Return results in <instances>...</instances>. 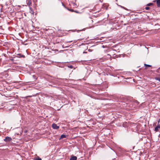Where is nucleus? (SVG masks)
Segmentation results:
<instances>
[{
  "instance_id": "f257e3e1",
  "label": "nucleus",
  "mask_w": 160,
  "mask_h": 160,
  "mask_svg": "<svg viewBox=\"0 0 160 160\" xmlns=\"http://www.w3.org/2000/svg\"><path fill=\"white\" fill-rule=\"evenodd\" d=\"M4 140L5 142H9L12 140V138L10 137H5V139H4Z\"/></svg>"
},
{
  "instance_id": "f03ea898",
  "label": "nucleus",
  "mask_w": 160,
  "mask_h": 160,
  "mask_svg": "<svg viewBox=\"0 0 160 160\" xmlns=\"http://www.w3.org/2000/svg\"><path fill=\"white\" fill-rule=\"evenodd\" d=\"M52 128L54 129H58L59 128V127L56 124L53 123L52 125Z\"/></svg>"
},
{
  "instance_id": "7ed1b4c3",
  "label": "nucleus",
  "mask_w": 160,
  "mask_h": 160,
  "mask_svg": "<svg viewBox=\"0 0 160 160\" xmlns=\"http://www.w3.org/2000/svg\"><path fill=\"white\" fill-rule=\"evenodd\" d=\"M160 129V124H159L158 123V125L155 128V131L156 132H158L159 130Z\"/></svg>"
},
{
  "instance_id": "20e7f679",
  "label": "nucleus",
  "mask_w": 160,
  "mask_h": 160,
  "mask_svg": "<svg viewBox=\"0 0 160 160\" xmlns=\"http://www.w3.org/2000/svg\"><path fill=\"white\" fill-rule=\"evenodd\" d=\"M27 3L28 5L30 6L32 4V1L31 0H27Z\"/></svg>"
},
{
  "instance_id": "39448f33",
  "label": "nucleus",
  "mask_w": 160,
  "mask_h": 160,
  "mask_svg": "<svg viewBox=\"0 0 160 160\" xmlns=\"http://www.w3.org/2000/svg\"><path fill=\"white\" fill-rule=\"evenodd\" d=\"M77 157L75 156H73L71 157L70 158V160H77Z\"/></svg>"
},
{
  "instance_id": "423d86ee",
  "label": "nucleus",
  "mask_w": 160,
  "mask_h": 160,
  "mask_svg": "<svg viewBox=\"0 0 160 160\" xmlns=\"http://www.w3.org/2000/svg\"><path fill=\"white\" fill-rule=\"evenodd\" d=\"M29 9H30V12L32 13V14H33L34 13V12L33 10V9H32V8L30 7H29Z\"/></svg>"
},
{
  "instance_id": "0eeeda50",
  "label": "nucleus",
  "mask_w": 160,
  "mask_h": 160,
  "mask_svg": "<svg viewBox=\"0 0 160 160\" xmlns=\"http://www.w3.org/2000/svg\"><path fill=\"white\" fill-rule=\"evenodd\" d=\"M157 3L158 6V7H160V0H157Z\"/></svg>"
},
{
  "instance_id": "6e6552de",
  "label": "nucleus",
  "mask_w": 160,
  "mask_h": 160,
  "mask_svg": "<svg viewBox=\"0 0 160 160\" xmlns=\"http://www.w3.org/2000/svg\"><path fill=\"white\" fill-rule=\"evenodd\" d=\"M66 138V135L64 134H62L61 136L60 139Z\"/></svg>"
},
{
  "instance_id": "1a4fd4ad",
  "label": "nucleus",
  "mask_w": 160,
  "mask_h": 160,
  "mask_svg": "<svg viewBox=\"0 0 160 160\" xmlns=\"http://www.w3.org/2000/svg\"><path fill=\"white\" fill-rule=\"evenodd\" d=\"M144 66H145L146 68H147V67H151V65L147 64H144Z\"/></svg>"
},
{
  "instance_id": "9d476101",
  "label": "nucleus",
  "mask_w": 160,
  "mask_h": 160,
  "mask_svg": "<svg viewBox=\"0 0 160 160\" xmlns=\"http://www.w3.org/2000/svg\"><path fill=\"white\" fill-rule=\"evenodd\" d=\"M35 160H41V158L39 157H38L36 158Z\"/></svg>"
},
{
  "instance_id": "9b49d317",
  "label": "nucleus",
  "mask_w": 160,
  "mask_h": 160,
  "mask_svg": "<svg viewBox=\"0 0 160 160\" xmlns=\"http://www.w3.org/2000/svg\"><path fill=\"white\" fill-rule=\"evenodd\" d=\"M153 3H149L147 5V6H151V5H152L153 4Z\"/></svg>"
},
{
  "instance_id": "f8f14e48",
  "label": "nucleus",
  "mask_w": 160,
  "mask_h": 160,
  "mask_svg": "<svg viewBox=\"0 0 160 160\" xmlns=\"http://www.w3.org/2000/svg\"><path fill=\"white\" fill-rule=\"evenodd\" d=\"M156 79L159 81H160V78H156Z\"/></svg>"
},
{
  "instance_id": "ddd939ff",
  "label": "nucleus",
  "mask_w": 160,
  "mask_h": 160,
  "mask_svg": "<svg viewBox=\"0 0 160 160\" xmlns=\"http://www.w3.org/2000/svg\"><path fill=\"white\" fill-rule=\"evenodd\" d=\"M150 8L148 7H147L145 8V9L146 10H149Z\"/></svg>"
},
{
  "instance_id": "4468645a",
  "label": "nucleus",
  "mask_w": 160,
  "mask_h": 160,
  "mask_svg": "<svg viewBox=\"0 0 160 160\" xmlns=\"http://www.w3.org/2000/svg\"><path fill=\"white\" fill-rule=\"evenodd\" d=\"M134 103H136L137 105L139 103L137 101H135Z\"/></svg>"
},
{
  "instance_id": "2eb2a0df",
  "label": "nucleus",
  "mask_w": 160,
  "mask_h": 160,
  "mask_svg": "<svg viewBox=\"0 0 160 160\" xmlns=\"http://www.w3.org/2000/svg\"><path fill=\"white\" fill-rule=\"evenodd\" d=\"M68 67L71 68H73V66L72 65H70Z\"/></svg>"
},
{
  "instance_id": "dca6fc26",
  "label": "nucleus",
  "mask_w": 160,
  "mask_h": 160,
  "mask_svg": "<svg viewBox=\"0 0 160 160\" xmlns=\"http://www.w3.org/2000/svg\"><path fill=\"white\" fill-rule=\"evenodd\" d=\"M69 10L72 12H74V10L73 9H68Z\"/></svg>"
},
{
  "instance_id": "f3484780",
  "label": "nucleus",
  "mask_w": 160,
  "mask_h": 160,
  "mask_svg": "<svg viewBox=\"0 0 160 160\" xmlns=\"http://www.w3.org/2000/svg\"><path fill=\"white\" fill-rule=\"evenodd\" d=\"M160 70V68H159L157 70V72H159V71Z\"/></svg>"
},
{
  "instance_id": "a211bd4d",
  "label": "nucleus",
  "mask_w": 160,
  "mask_h": 160,
  "mask_svg": "<svg viewBox=\"0 0 160 160\" xmlns=\"http://www.w3.org/2000/svg\"><path fill=\"white\" fill-rule=\"evenodd\" d=\"M88 51L89 52H92V50L90 49H88Z\"/></svg>"
},
{
  "instance_id": "6ab92c4d",
  "label": "nucleus",
  "mask_w": 160,
  "mask_h": 160,
  "mask_svg": "<svg viewBox=\"0 0 160 160\" xmlns=\"http://www.w3.org/2000/svg\"><path fill=\"white\" fill-rule=\"evenodd\" d=\"M83 53H87V52H83Z\"/></svg>"
},
{
  "instance_id": "aec40b11",
  "label": "nucleus",
  "mask_w": 160,
  "mask_h": 160,
  "mask_svg": "<svg viewBox=\"0 0 160 160\" xmlns=\"http://www.w3.org/2000/svg\"><path fill=\"white\" fill-rule=\"evenodd\" d=\"M77 13H78L79 12L78 11H75Z\"/></svg>"
},
{
  "instance_id": "412c9836",
  "label": "nucleus",
  "mask_w": 160,
  "mask_h": 160,
  "mask_svg": "<svg viewBox=\"0 0 160 160\" xmlns=\"http://www.w3.org/2000/svg\"><path fill=\"white\" fill-rule=\"evenodd\" d=\"M160 121V119H159V120H158V124H159V123Z\"/></svg>"
},
{
  "instance_id": "4be33fe9",
  "label": "nucleus",
  "mask_w": 160,
  "mask_h": 160,
  "mask_svg": "<svg viewBox=\"0 0 160 160\" xmlns=\"http://www.w3.org/2000/svg\"><path fill=\"white\" fill-rule=\"evenodd\" d=\"M62 5L63 6H64L62 2Z\"/></svg>"
},
{
  "instance_id": "5701e85b",
  "label": "nucleus",
  "mask_w": 160,
  "mask_h": 160,
  "mask_svg": "<svg viewBox=\"0 0 160 160\" xmlns=\"http://www.w3.org/2000/svg\"><path fill=\"white\" fill-rule=\"evenodd\" d=\"M108 55H110L109 54H108Z\"/></svg>"
},
{
  "instance_id": "b1692460",
  "label": "nucleus",
  "mask_w": 160,
  "mask_h": 160,
  "mask_svg": "<svg viewBox=\"0 0 160 160\" xmlns=\"http://www.w3.org/2000/svg\"><path fill=\"white\" fill-rule=\"evenodd\" d=\"M72 41H69V42H71Z\"/></svg>"
}]
</instances>
